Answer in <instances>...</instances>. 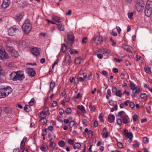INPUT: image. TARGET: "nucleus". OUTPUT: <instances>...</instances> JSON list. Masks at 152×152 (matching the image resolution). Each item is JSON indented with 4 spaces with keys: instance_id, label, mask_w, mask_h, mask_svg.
<instances>
[{
    "instance_id": "nucleus-6",
    "label": "nucleus",
    "mask_w": 152,
    "mask_h": 152,
    "mask_svg": "<svg viewBox=\"0 0 152 152\" xmlns=\"http://www.w3.org/2000/svg\"><path fill=\"white\" fill-rule=\"evenodd\" d=\"M25 72L30 77H34L36 75L35 70L32 68H28L25 70Z\"/></svg>"
},
{
    "instance_id": "nucleus-39",
    "label": "nucleus",
    "mask_w": 152,
    "mask_h": 152,
    "mask_svg": "<svg viewBox=\"0 0 152 152\" xmlns=\"http://www.w3.org/2000/svg\"><path fill=\"white\" fill-rule=\"evenodd\" d=\"M20 45H21V46L23 48H25L26 47L28 46V44H26V41H23L21 43H20Z\"/></svg>"
},
{
    "instance_id": "nucleus-46",
    "label": "nucleus",
    "mask_w": 152,
    "mask_h": 152,
    "mask_svg": "<svg viewBox=\"0 0 152 152\" xmlns=\"http://www.w3.org/2000/svg\"><path fill=\"white\" fill-rule=\"evenodd\" d=\"M117 145L118 148H122L123 147L122 143L119 142H117Z\"/></svg>"
},
{
    "instance_id": "nucleus-20",
    "label": "nucleus",
    "mask_w": 152,
    "mask_h": 152,
    "mask_svg": "<svg viewBox=\"0 0 152 152\" xmlns=\"http://www.w3.org/2000/svg\"><path fill=\"white\" fill-rule=\"evenodd\" d=\"M2 88H0V98H4L6 97V94L4 92V90Z\"/></svg>"
},
{
    "instance_id": "nucleus-43",
    "label": "nucleus",
    "mask_w": 152,
    "mask_h": 152,
    "mask_svg": "<svg viewBox=\"0 0 152 152\" xmlns=\"http://www.w3.org/2000/svg\"><path fill=\"white\" fill-rule=\"evenodd\" d=\"M8 51L11 54L12 53L13 50H15L13 48L11 47H9L7 48Z\"/></svg>"
},
{
    "instance_id": "nucleus-54",
    "label": "nucleus",
    "mask_w": 152,
    "mask_h": 152,
    "mask_svg": "<svg viewBox=\"0 0 152 152\" xmlns=\"http://www.w3.org/2000/svg\"><path fill=\"white\" fill-rule=\"evenodd\" d=\"M69 119H64V122L65 123V124H67L70 121L72 120V118L71 117H69Z\"/></svg>"
},
{
    "instance_id": "nucleus-48",
    "label": "nucleus",
    "mask_w": 152,
    "mask_h": 152,
    "mask_svg": "<svg viewBox=\"0 0 152 152\" xmlns=\"http://www.w3.org/2000/svg\"><path fill=\"white\" fill-rule=\"evenodd\" d=\"M113 107L112 108L111 110V111L113 112L114 110H117L118 109V105L117 104H115L114 105Z\"/></svg>"
},
{
    "instance_id": "nucleus-30",
    "label": "nucleus",
    "mask_w": 152,
    "mask_h": 152,
    "mask_svg": "<svg viewBox=\"0 0 152 152\" xmlns=\"http://www.w3.org/2000/svg\"><path fill=\"white\" fill-rule=\"evenodd\" d=\"M58 144L60 147H63L65 145V143L64 141L61 140L58 142Z\"/></svg>"
},
{
    "instance_id": "nucleus-33",
    "label": "nucleus",
    "mask_w": 152,
    "mask_h": 152,
    "mask_svg": "<svg viewBox=\"0 0 152 152\" xmlns=\"http://www.w3.org/2000/svg\"><path fill=\"white\" fill-rule=\"evenodd\" d=\"M122 94L121 90H119L116 92L115 95L119 97H121L122 95Z\"/></svg>"
},
{
    "instance_id": "nucleus-19",
    "label": "nucleus",
    "mask_w": 152,
    "mask_h": 152,
    "mask_svg": "<svg viewBox=\"0 0 152 152\" xmlns=\"http://www.w3.org/2000/svg\"><path fill=\"white\" fill-rule=\"evenodd\" d=\"M146 9H149L152 10V1H148L145 6Z\"/></svg>"
},
{
    "instance_id": "nucleus-4",
    "label": "nucleus",
    "mask_w": 152,
    "mask_h": 152,
    "mask_svg": "<svg viewBox=\"0 0 152 152\" xmlns=\"http://www.w3.org/2000/svg\"><path fill=\"white\" fill-rule=\"evenodd\" d=\"M68 39V44L70 45H72L74 41V36L73 33L71 32H69L67 34Z\"/></svg>"
},
{
    "instance_id": "nucleus-25",
    "label": "nucleus",
    "mask_w": 152,
    "mask_h": 152,
    "mask_svg": "<svg viewBox=\"0 0 152 152\" xmlns=\"http://www.w3.org/2000/svg\"><path fill=\"white\" fill-rule=\"evenodd\" d=\"M122 47L124 49L129 52H131L132 51L130 50V48H132V47L126 45H124L122 46Z\"/></svg>"
},
{
    "instance_id": "nucleus-51",
    "label": "nucleus",
    "mask_w": 152,
    "mask_h": 152,
    "mask_svg": "<svg viewBox=\"0 0 152 152\" xmlns=\"http://www.w3.org/2000/svg\"><path fill=\"white\" fill-rule=\"evenodd\" d=\"M129 135V137H128V138H129V140L128 141L129 143H131L132 141V138L133 137V134L130 133Z\"/></svg>"
},
{
    "instance_id": "nucleus-24",
    "label": "nucleus",
    "mask_w": 152,
    "mask_h": 152,
    "mask_svg": "<svg viewBox=\"0 0 152 152\" xmlns=\"http://www.w3.org/2000/svg\"><path fill=\"white\" fill-rule=\"evenodd\" d=\"M56 145V144L55 142H53V139L52 138H50V147L52 148L55 147Z\"/></svg>"
},
{
    "instance_id": "nucleus-12",
    "label": "nucleus",
    "mask_w": 152,
    "mask_h": 152,
    "mask_svg": "<svg viewBox=\"0 0 152 152\" xmlns=\"http://www.w3.org/2000/svg\"><path fill=\"white\" fill-rule=\"evenodd\" d=\"M39 48H34L31 50V52L32 54L35 56H37L40 54L39 51Z\"/></svg>"
},
{
    "instance_id": "nucleus-5",
    "label": "nucleus",
    "mask_w": 152,
    "mask_h": 152,
    "mask_svg": "<svg viewBox=\"0 0 152 152\" xmlns=\"http://www.w3.org/2000/svg\"><path fill=\"white\" fill-rule=\"evenodd\" d=\"M9 58L8 54L4 49H0V59L3 60L7 59Z\"/></svg>"
},
{
    "instance_id": "nucleus-13",
    "label": "nucleus",
    "mask_w": 152,
    "mask_h": 152,
    "mask_svg": "<svg viewBox=\"0 0 152 152\" xmlns=\"http://www.w3.org/2000/svg\"><path fill=\"white\" fill-rule=\"evenodd\" d=\"M17 72L18 73V74L19 75L18 77L19 78V79H18V80L20 81L22 80L25 78L24 74L23 73V72L21 71H17Z\"/></svg>"
},
{
    "instance_id": "nucleus-22",
    "label": "nucleus",
    "mask_w": 152,
    "mask_h": 152,
    "mask_svg": "<svg viewBox=\"0 0 152 152\" xmlns=\"http://www.w3.org/2000/svg\"><path fill=\"white\" fill-rule=\"evenodd\" d=\"M115 118V116L113 115H109L108 116L109 122L110 123H112L114 122Z\"/></svg>"
},
{
    "instance_id": "nucleus-36",
    "label": "nucleus",
    "mask_w": 152,
    "mask_h": 152,
    "mask_svg": "<svg viewBox=\"0 0 152 152\" xmlns=\"http://www.w3.org/2000/svg\"><path fill=\"white\" fill-rule=\"evenodd\" d=\"M12 56H14L15 58H18V54L17 51L15 50L13 51V52L11 54Z\"/></svg>"
},
{
    "instance_id": "nucleus-10",
    "label": "nucleus",
    "mask_w": 152,
    "mask_h": 152,
    "mask_svg": "<svg viewBox=\"0 0 152 152\" xmlns=\"http://www.w3.org/2000/svg\"><path fill=\"white\" fill-rule=\"evenodd\" d=\"M96 51L98 53H102L103 54L105 53L110 54L111 53L110 50L106 48L99 49L97 50Z\"/></svg>"
},
{
    "instance_id": "nucleus-62",
    "label": "nucleus",
    "mask_w": 152,
    "mask_h": 152,
    "mask_svg": "<svg viewBox=\"0 0 152 152\" xmlns=\"http://www.w3.org/2000/svg\"><path fill=\"white\" fill-rule=\"evenodd\" d=\"M137 118L138 116L137 115H134L132 117L133 120L134 121H136L137 120Z\"/></svg>"
},
{
    "instance_id": "nucleus-27",
    "label": "nucleus",
    "mask_w": 152,
    "mask_h": 152,
    "mask_svg": "<svg viewBox=\"0 0 152 152\" xmlns=\"http://www.w3.org/2000/svg\"><path fill=\"white\" fill-rule=\"evenodd\" d=\"M126 115L125 113L123 111H120L118 113V116L122 118L124 115Z\"/></svg>"
},
{
    "instance_id": "nucleus-57",
    "label": "nucleus",
    "mask_w": 152,
    "mask_h": 152,
    "mask_svg": "<svg viewBox=\"0 0 152 152\" xmlns=\"http://www.w3.org/2000/svg\"><path fill=\"white\" fill-rule=\"evenodd\" d=\"M78 107L80 110L83 111L85 110V108L84 106L82 105H79L78 106Z\"/></svg>"
},
{
    "instance_id": "nucleus-21",
    "label": "nucleus",
    "mask_w": 152,
    "mask_h": 152,
    "mask_svg": "<svg viewBox=\"0 0 152 152\" xmlns=\"http://www.w3.org/2000/svg\"><path fill=\"white\" fill-rule=\"evenodd\" d=\"M52 19L55 22L59 23H61L63 21L60 17L56 16L53 17Z\"/></svg>"
},
{
    "instance_id": "nucleus-63",
    "label": "nucleus",
    "mask_w": 152,
    "mask_h": 152,
    "mask_svg": "<svg viewBox=\"0 0 152 152\" xmlns=\"http://www.w3.org/2000/svg\"><path fill=\"white\" fill-rule=\"evenodd\" d=\"M64 110L61 108H59V114L61 115H62L64 113Z\"/></svg>"
},
{
    "instance_id": "nucleus-1",
    "label": "nucleus",
    "mask_w": 152,
    "mask_h": 152,
    "mask_svg": "<svg viewBox=\"0 0 152 152\" xmlns=\"http://www.w3.org/2000/svg\"><path fill=\"white\" fill-rule=\"evenodd\" d=\"M32 25L29 20H26L22 26V29L24 33L28 34L30 33L32 29Z\"/></svg>"
},
{
    "instance_id": "nucleus-42",
    "label": "nucleus",
    "mask_w": 152,
    "mask_h": 152,
    "mask_svg": "<svg viewBox=\"0 0 152 152\" xmlns=\"http://www.w3.org/2000/svg\"><path fill=\"white\" fill-rule=\"evenodd\" d=\"M102 137L106 139L108 137V133L107 132L105 133H102Z\"/></svg>"
},
{
    "instance_id": "nucleus-53",
    "label": "nucleus",
    "mask_w": 152,
    "mask_h": 152,
    "mask_svg": "<svg viewBox=\"0 0 152 152\" xmlns=\"http://www.w3.org/2000/svg\"><path fill=\"white\" fill-rule=\"evenodd\" d=\"M34 98H32L28 104L30 106H33L34 104Z\"/></svg>"
},
{
    "instance_id": "nucleus-61",
    "label": "nucleus",
    "mask_w": 152,
    "mask_h": 152,
    "mask_svg": "<svg viewBox=\"0 0 152 152\" xmlns=\"http://www.w3.org/2000/svg\"><path fill=\"white\" fill-rule=\"evenodd\" d=\"M111 34L114 36H116L117 35V33L115 31L112 30L110 32Z\"/></svg>"
},
{
    "instance_id": "nucleus-29",
    "label": "nucleus",
    "mask_w": 152,
    "mask_h": 152,
    "mask_svg": "<svg viewBox=\"0 0 152 152\" xmlns=\"http://www.w3.org/2000/svg\"><path fill=\"white\" fill-rule=\"evenodd\" d=\"M135 91L132 92V96L134 97H135L136 95L138 94L140 91V88H138L135 90Z\"/></svg>"
},
{
    "instance_id": "nucleus-31",
    "label": "nucleus",
    "mask_w": 152,
    "mask_h": 152,
    "mask_svg": "<svg viewBox=\"0 0 152 152\" xmlns=\"http://www.w3.org/2000/svg\"><path fill=\"white\" fill-rule=\"evenodd\" d=\"M12 110L11 108L8 107H5L4 109V112L7 114L11 113Z\"/></svg>"
},
{
    "instance_id": "nucleus-26",
    "label": "nucleus",
    "mask_w": 152,
    "mask_h": 152,
    "mask_svg": "<svg viewBox=\"0 0 152 152\" xmlns=\"http://www.w3.org/2000/svg\"><path fill=\"white\" fill-rule=\"evenodd\" d=\"M47 114L46 113L44 112V111H42L40 114L39 118H40V119H42L44 118H45Z\"/></svg>"
},
{
    "instance_id": "nucleus-37",
    "label": "nucleus",
    "mask_w": 152,
    "mask_h": 152,
    "mask_svg": "<svg viewBox=\"0 0 152 152\" xmlns=\"http://www.w3.org/2000/svg\"><path fill=\"white\" fill-rule=\"evenodd\" d=\"M67 49L66 46L65 45L64 43H63L62 45L61 49L63 52H65L66 51Z\"/></svg>"
},
{
    "instance_id": "nucleus-34",
    "label": "nucleus",
    "mask_w": 152,
    "mask_h": 152,
    "mask_svg": "<svg viewBox=\"0 0 152 152\" xmlns=\"http://www.w3.org/2000/svg\"><path fill=\"white\" fill-rule=\"evenodd\" d=\"M24 110L26 112H29L31 110V108L29 105H27L24 107Z\"/></svg>"
},
{
    "instance_id": "nucleus-23",
    "label": "nucleus",
    "mask_w": 152,
    "mask_h": 152,
    "mask_svg": "<svg viewBox=\"0 0 152 152\" xmlns=\"http://www.w3.org/2000/svg\"><path fill=\"white\" fill-rule=\"evenodd\" d=\"M83 61L82 58L80 57H78L75 59V62L77 64H79L81 63Z\"/></svg>"
},
{
    "instance_id": "nucleus-50",
    "label": "nucleus",
    "mask_w": 152,
    "mask_h": 152,
    "mask_svg": "<svg viewBox=\"0 0 152 152\" xmlns=\"http://www.w3.org/2000/svg\"><path fill=\"white\" fill-rule=\"evenodd\" d=\"M88 134V137L91 138L93 135V132L91 130H89L88 132L87 133Z\"/></svg>"
},
{
    "instance_id": "nucleus-3",
    "label": "nucleus",
    "mask_w": 152,
    "mask_h": 152,
    "mask_svg": "<svg viewBox=\"0 0 152 152\" xmlns=\"http://www.w3.org/2000/svg\"><path fill=\"white\" fill-rule=\"evenodd\" d=\"M144 4L142 1H137L135 4V8L139 12H142L144 9Z\"/></svg>"
},
{
    "instance_id": "nucleus-56",
    "label": "nucleus",
    "mask_w": 152,
    "mask_h": 152,
    "mask_svg": "<svg viewBox=\"0 0 152 152\" xmlns=\"http://www.w3.org/2000/svg\"><path fill=\"white\" fill-rule=\"evenodd\" d=\"M80 96V93H78L77 94V96H76L74 97L73 98V100L75 101V99H77L79 98Z\"/></svg>"
},
{
    "instance_id": "nucleus-17",
    "label": "nucleus",
    "mask_w": 152,
    "mask_h": 152,
    "mask_svg": "<svg viewBox=\"0 0 152 152\" xmlns=\"http://www.w3.org/2000/svg\"><path fill=\"white\" fill-rule=\"evenodd\" d=\"M145 13L146 16H150L152 13V10L149 9H146L145 8Z\"/></svg>"
},
{
    "instance_id": "nucleus-16",
    "label": "nucleus",
    "mask_w": 152,
    "mask_h": 152,
    "mask_svg": "<svg viewBox=\"0 0 152 152\" xmlns=\"http://www.w3.org/2000/svg\"><path fill=\"white\" fill-rule=\"evenodd\" d=\"M122 119L123 123L125 124H127L129 122V118L126 115H124V116L122 117Z\"/></svg>"
},
{
    "instance_id": "nucleus-7",
    "label": "nucleus",
    "mask_w": 152,
    "mask_h": 152,
    "mask_svg": "<svg viewBox=\"0 0 152 152\" xmlns=\"http://www.w3.org/2000/svg\"><path fill=\"white\" fill-rule=\"evenodd\" d=\"M18 75H19L18 74L17 71L12 72L10 75V79L14 81H17L19 79L18 77Z\"/></svg>"
},
{
    "instance_id": "nucleus-28",
    "label": "nucleus",
    "mask_w": 152,
    "mask_h": 152,
    "mask_svg": "<svg viewBox=\"0 0 152 152\" xmlns=\"http://www.w3.org/2000/svg\"><path fill=\"white\" fill-rule=\"evenodd\" d=\"M130 133L132 134L131 132H129L128 130H126V129H124V134L125 137H129V135L130 134Z\"/></svg>"
},
{
    "instance_id": "nucleus-45",
    "label": "nucleus",
    "mask_w": 152,
    "mask_h": 152,
    "mask_svg": "<svg viewBox=\"0 0 152 152\" xmlns=\"http://www.w3.org/2000/svg\"><path fill=\"white\" fill-rule=\"evenodd\" d=\"M65 112L67 114H70L72 112L71 109L70 108H67L65 110Z\"/></svg>"
},
{
    "instance_id": "nucleus-58",
    "label": "nucleus",
    "mask_w": 152,
    "mask_h": 152,
    "mask_svg": "<svg viewBox=\"0 0 152 152\" xmlns=\"http://www.w3.org/2000/svg\"><path fill=\"white\" fill-rule=\"evenodd\" d=\"M143 140L144 143L145 144L147 143L148 141V138L146 137H144L143 138Z\"/></svg>"
},
{
    "instance_id": "nucleus-14",
    "label": "nucleus",
    "mask_w": 152,
    "mask_h": 152,
    "mask_svg": "<svg viewBox=\"0 0 152 152\" xmlns=\"http://www.w3.org/2000/svg\"><path fill=\"white\" fill-rule=\"evenodd\" d=\"M10 4V0H7V1H4L1 6L3 7L6 8L9 6Z\"/></svg>"
},
{
    "instance_id": "nucleus-64",
    "label": "nucleus",
    "mask_w": 152,
    "mask_h": 152,
    "mask_svg": "<svg viewBox=\"0 0 152 152\" xmlns=\"http://www.w3.org/2000/svg\"><path fill=\"white\" fill-rule=\"evenodd\" d=\"M146 111L148 113H150L151 110V107L150 106H148L146 107Z\"/></svg>"
},
{
    "instance_id": "nucleus-44",
    "label": "nucleus",
    "mask_w": 152,
    "mask_h": 152,
    "mask_svg": "<svg viewBox=\"0 0 152 152\" xmlns=\"http://www.w3.org/2000/svg\"><path fill=\"white\" fill-rule=\"evenodd\" d=\"M122 119L121 118H118L116 120V122L117 124L119 125H120L121 124L122 122Z\"/></svg>"
},
{
    "instance_id": "nucleus-41",
    "label": "nucleus",
    "mask_w": 152,
    "mask_h": 152,
    "mask_svg": "<svg viewBox=\"0 0 152 152\" xmlns=\"http://www.w3.org/2000/svg\"><path fill=\"white\" fill-rule=\"evenodd\" d=\"M39 121H41L43 124L45 125L47 123V120L46 118H44L42 119H40Z\"/></svg>"
},
{
    "instance_id": "nucleus-52",
    "label": "nucleus",
    "mask_w": 152,
    "mask_h": 152,
    "mask_svg": "<svg viewBox=\"0 0 152 152\" xmlns=\"http://www.w3.org/2000/svg\"><path fill=\"white\" fill-rule=\"evenodd\" d=\"M133 15V12L128 13V17L130 19H131L132 18Z\"/></svg>"
},
{
    "instance_id": "nucleus-9",
    "label": "nucleus",
    "mask_w": 152,
    "mask_h": 152,
    "mask_svg": "<svg viewBox=\"0 0 152 152\" xmlns=\"http://www.w3.org/2000/svg\"><path fill=\"white\" fill-rule=\"evenodd\" d=\"M94 42L97 45H99L103 42V38L100 36L96 37L94 38Z\"/></svg>"
},
{
    "instance_id": "nucleus-60",
    "label": "nucleus",
    "mask_w": 152,
    "mask_h": 152,
    "mask_svg": "<svg viewBox=\"0 0 152 152\" xmlns=\"http://www.w3.org/2000/svg\"><path fill=\"white\" fill-rule=\"evenodd\" d=\"M87 39V37H85L82 38L81 43L83 44H85L86 43V40Z\"/></svg>"
},
{
    "instance_id": "nucleus-47",
    "label": "nucleus",
    "mask_w": 152,
    "mask_h": 152,
    "mask_svg": "<svg viewBox=\"0 0 152 152\" xmlns=\"http://www.w3.org/2000/svg\"><path fill=\"white\" fill-rule=\"evenodd\" d=\"M130 87L131 89L133 91L136 88H137L135 87V85L133 84H130Z\"/></svg>"
},
{
    "instance_id": "nucleus-18",
    "label": "nucleus",
    "mask_w": 152,
    "mask_h": 152,
    "mask_svg": "<svg viewBox=\"0 0 152 152\" xmlns=\"http://www.w3.org/2000/svg\"><path fill=\"white\" fill-rule=\"evenodd\" d=\"M58 28L61 31H63L64 30V26L62 23H60L56 24Z\"/></svg>"
},
{
    "instance_id": "nucleus-49",
    "label": "nucleus",
    "mask_w": 152,
    "mask_h": 152,
    "mask_svg": "<svg viewBox=\"0 0 152 152\" xmlns=\"http://www.w3.org/2000/svg\"><path fill=\"white\" fill-rule=\"evenodd\" d=\"M129 106L132 109H133L135 106L134 103L133 102H130L129 104Z\"/></svg>"
},
{
    "instance_id": "nucleus-55",
    "label": "nucleus",
    "mask_w": 152,
    "mask_h": 152,
    "mask_svg": "<svg viewBox=\"0 0 152 152\" xmlns=\"http://www.w3.org/2000/svg\"><path fill=\"white\" fill-rule=\"evenodd\" d=\"M75 122L74 121H70L69 123V127L70 128H72L75 125Z\"/></svg>"
},
{
    "instance_id": "nucleus-8",
    "label": "nucleus",
    "mask_w": 152,
    "mask_h": 152,
    "mask_svg": "<svg viewBox=\"0 0 152 152\" xmlns=\"http://www.w3.org/2000/svg\"><path fill=\"white\" fill-rule=\"evenodd\" d=\"M71 62V59L69 53L66 54L64 62V63L66 64H65V65H69Z\"/></svg>"
},
{
    "instance_id": "nucleus-32",
    "label": "nucleus",
    "mask_w": 152,
    "mask_h": 152,
    "mask_svg": "<svg viewBox=\"0 0 152 152\" xmlns=\"http://www.w3.org/2000/svg\"><path fill=\"white\" fill-rule=\"evenodd\" d=\"M109 96L110 97L111 96V91L110 89H108L107 90V94L106 96V98L107 99H109Z\"/></svg>"
},
{
    "instance_id": "nucleus-59",
    "label": "nucleus",
    "mask_w": 152,
    "mask_h": 152,
    "mask_svg": "<svg viewBox=\"0 0 152 152\" xmlns=\"http://www.w3.org/2000/svg\"><path fill=\"white\" fill-rule=\"evenodd\" d=\"M59 62V60L58 59H57L54 62L53 64L52 65V66H56L57 65L58 63Z\"/></svg>"
},
{
    "instance_id": "nucleus-35",
    "label": "nucleus",
    "mask_w": 152,
    "mask_h": 152,
    "mask_svg": "<svg viewBox=\"0 0 152 152\" xmlns=\"http://www.w3.org/2000/svg\"><path fill=\"white\" fill-rule=\"evenodd\" d=\"M144 69L146 73L149 74H151V69L149 67H144Z\"/></svg>"
},
{
    "instance_id": "nucleus-15",
    "label": "nucleus",
    "mask_w": 152,
    "mask_h": 152,
    "mask_svg": "<svg viewBox=\"0 0 152 152\" xmlns=\"http://www.w3.org/2000/svg\"><path fill=\"white\" fill-rule=\"evenodd\" d=\"M24 14L23 12H20L19 14H18L15 17V19L18 21H20L23 18Z\"/></svg>"
},
{
    "instance_id": "nucleus-38",
    "label": "nucleus",
    "mask_w": 152,
    "mask_h": 152,
    "mask_svg": "<svg viewBox=\"0 0 152 152\" xmlns=\"http://www.w3.org/2000/svg\"><path fill=\"white\" fill-rule=\"evenodd\" d=\"M81 146V145L78 143H75L74 145L73 146V148L75 149L76 148H79Z\"/></svg>"
},
{
    "instance_id": "nucleus-2",
    "label": "nucleus",
    "mask_w": 152,
    "mask_h": 152,
    "mask_svg": "<svg viewBox=\"0 0 152 152\" xmlns=\"http://www.w3.org/2000/svg\"><path fill=\"white\" fill-rule=\"evenodd\" d=\"M19 27L18 25H15L10 27L8 30V35L13 36L15 34L16 31L18 30Z\"/></svg>"
},
{
    "instance_id": "nucleus-40",
    "label": "nucleus",
    "mask_w": 152,
    "mask_h": 152,
    "mask_svg": "<svg viewBox=\"0 0 152 152\" xmlns=\"http://www.w3.org/2000/svg\"><path fill=\"white\" fill-rule=\"evenodd\" d=\"M55 86V82L53 81H52L50 83V89H51V90L53 91Z\"/></svg>"
},
{
    "instance_id": "nucleus-11",
    "label": "nucleus",
    "mask_w": 152,
    "mask_h": 152,
    "mask_svg": "<svg viewBox=\"0 0 152 152\" xmlns=\"http://www.w3.org/2000/svg\"><path fill=\"white\" fill-rule=\"evenodd\" d=\"M4 90V92L6 94V96H8L10 93H11L12 91V89L11 87L9 86H7L6 88L4 87L2 88Z\"/></svg>"
}]
</instances>
